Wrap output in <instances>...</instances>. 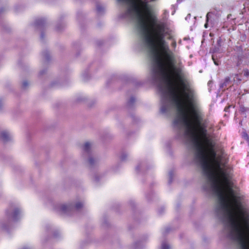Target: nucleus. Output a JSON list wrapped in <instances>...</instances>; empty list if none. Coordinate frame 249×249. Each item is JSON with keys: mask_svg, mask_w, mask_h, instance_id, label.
<instances>
[{"mask_svg": "<svg viewBox=\"0 0 249 249\" xmlns=\"http://www.w3.org/2000/svg\"><path fill=\"white\" fill-rule=\"evenodd\" d=\"M6 216L9 221H17L20 217V210L14 204H11L6 211Z\"/></svg>", "mask_w": 249, "mask_h": 249, "instance_id": "nucleus-1", "label": "nucleus"}, {"mask_svg": "<svg viewBox=\"0 0 249 249\" xmlns=\"http://www.w3.org/2000/svg\"><path fill=\"white\" fill-rule=\"evenodd\" d=\"M83 207L82 202H78L75 205L69 204L68 205H61L59 207V210L64 213L69 214L70 212L73 210L79 211Z\"/></svg>", "mask_w": 249, "mask_h": 249, "instance_id": "nucleus-2", "label": "nucleus"}, {"mask_svg": "<svg viewBox=\"0 0 249 249\" xmlns=\"http://www.w3.org/2000/svg\"><path fill=\"white\" fill-rule=\"evenodd\" d=\"M46 23L45 19L42 18H37L35 20V26L36 28L38 29H41L44 27Z\"/></svg>", "mask_w": 249, "mask_h": 249, "instance_id": "nucleus-3", "label": "nucleus"}, {"mask_svg": "<svg viewBox=\"0 0 249 249\" xmlns=\"http://www.w3.org/2000/svg\"><path fill=\"white\" fill-rule=\"evenodd\" d=\"M98 160L91 155H89L88 160V162L89 167L92 168L98 163Z\"/></svg>", "mask_w": 249, "mask_h": 249, "instance_id": "nucleus-4", "label": "nucleus"}, {"mask_svg": "<svg viewBox=\"0 0 249 249\" xmlns=\"http://www.w3.org/2000/svg\"><path fill=\"white\" fill-rule=\"evenodd\" d=\"M146 170V164L143 162L139 163L136 168V170L138 173L140 172H144Z\"/></svg>", "mask_w": 249, "mask_h": 249, "instance_id": "nucleus-5", "label": "nucleus"}, {"mask_svg": "<svg viewBox=\"0 0 249 249\" xmlns=\"http://www.w3.org/2000/svg\"><path fill=\"white\" fill-rule=\"evenodd\" d=\"M1 137L3 141L5 142L9 141L11 138L10 134L6 131H2L1 133Z\"/></svg>", "mask_w": 249, "mask_h": 249, "instance_id": "nucleus-6", "label": "nucleus"}, {"mask_svg": "<svg viewBox=\"0 0 249 249\" xmlns=\"http://www.w3.org/2000/svg\"><path fill=\"white\" fill-rule=\"evenodd\" d=\"M90 144L89 142H87L85 143L83 146V150L85 154L89 155L90 154Z\"/></svg>", "mask_w": 249, "mask_h": 249, "instance_id": "nucleus-7", "label": "nucleus"}, {"mask_svg": "<svg viewBox=\"0 0 249 249\" xmlns=\"http://www.w3.org/2000/svg\"><path fill=\"white\" fill-rule=\"evenodd\" d=\"M231 83L230 78L229 77H227L225 78L224 81L223 83H221L220 85V88L221 89H223L226 88L229 84Z\"/></svg>", "mask_w": 249, "mask_h": 249, "instance_id": "nucleus-8", "label": "nucleus"}, {"mask_svg": "<svg viewBox=\"0 0 249 249\" xmlns=\"http://www.w3.org/2000/svg\"><path fill=\"white\" fill-rule=\"evenodd\" d=\"M135 102V99L133 97H131L127 102L126 106L128 108H131L133 107L134 104Z\"/></svg>", "mask_w": 249, "mask_h": 249, "instance_id": "nucleus-9", "label": "nucleus"}, {"mask_svg": "<svg viewBox=\"0 0 249 249\" xmlns=\"http://www.w3.org/2000/svg\"><path fill=\"white\" fill-rule=\"evenodd\" d=\"M96 10L99 14H101L104 12V8L101 5L97 4L96 6Z\"/></svg>", "mask_w": 249, "mask_h": 249, "instance_id": "nucleus-10", "label": "nucleus"}, {"mask_svg": "<svg viewBox=\"0 0 249 249\" xmlns=\"http://www.w3.org/2000/svg\"><path fill=\"white\" fill-rule=\"evenodd\" d=\"M211 14L212 13L211 12H208L206 15V22L204 25V27L205 28H207L208 27V22H209V18H210Z\"/></svg>", "mask_w": 249, "mask_h": 249, "instance_id": "nucleus-11", "label": "nucleus"}, {"mask_svg": "<svg viewBox=\"0 0 249 249\" xmlns=\"http://www.w3.org/2000/svg\"><path fill=\"white\" fill-rule=\"evenodd\" d=\"M169 245L165 242H163L161 244V249H169Z\"/></svg>", "mask_w": 249, "mask_h": 249, "instance_id": "nucleus-12", "label": "nucleus"}, {"mask_svg": "<svg viewBox=\"0 0 249 249\" xmlns=\"http://www.w3.org/2000/svg\"><path fill=\"white\" fill-rule=\"evenodd\" d=\"M173 172L171 171L169 173V180H168V183L169 184H171L173 180Z\"/></svg>", "mask_w": 249, "mask_h": 249, "instance_id": "nucleus-13", "label": "nucleus"}, {"mask_svg": "<svg viewBox=\"0 0 249 249\" xmlns=\"http://www.w3.org/2000/svg\"><path fill=\"white\" fill-rule=\"evenodd\" d=\"M43 55L44 58L47 61L49 60L50 56H49V52L48 51H45L44 52H43Z\"/></svg>", "mask_w": 249, "mask_h": 249, "instance_id": "nucleus-14", "label": "nucleus"}, {"mask_svg": "<svg viewBox=\"0 0 249 249\" xmlns=\"http://www.w3.org/2000/svg\"><path fill=\"white\" fill-rule=\"evenodd\" d=\"M29 85V83L27 81H24L22 82V87L23 89H26Z\"/></svg>", "mask_w": 249, "mask_h": 249, "instance_id": "nucleus-15", "label": "nucleus"}, {"mask_svg": "<svg viewBox=\"0 0 249 249\" xmlns=\"http://www.w3.org/2000/svg\"><path fill=\"white\" fill-rule=\"evenodd\" d=\"M127 157V154L125 153H123L121 156V159L123 161L124 160L126 159Z\"/></svg>", "mask_w": 249, "mask_h": 249, "instance_id": "nucleus-16", "label": "nucleus"}, {"mask_svg": "<svg viewBox=\"0 0 249 249\" xmlns=\"http://www.w3.org/2000/svg\"><path fill=\"white\" fill-rule=\"evenodd\" d=\"M243 74L246 77H248L249 76V71L247 69L244 70L243 71Z\"/></svg>", "mask_w": 249, "mask_h": 249, "instance_id": "nucleus-17", "label": "nucleus"}, {"mask_svg": "<svg viewBox=\"0 0 249 249\" xmlns=\"http://www.w3.org/2000/svg\"><path fill=\"white\" fill-rule=\"evenodd\" d=\"M139 246H141V243L140 242L136 243L135 244V245H134V249H139Z\"/></svg>", "mask_w": 249, "mask_h": 249, "instance_id": "nucleus-18", "label": "nucleus"}, {"mask_svg": "<svg viewBox=\"0 0 249 249\" xmlns=\"http://www.w3.org/2000/svg\"><path fill=\"white\" fill-rule=\"evenodd\" d=\"M213 62H214V64L216 65H219V63H218V61L215 60L214 55H213Z\"/></svg>", "mask_w": 249, "mask_h": 249, "instance_id": "nucleus-19", "label": "nucleus"}, {"mask_svg": "<svg viewBox=\"0 0 249 249\" xmlns=\"http://www.w3.org/2000/svg\"><path fill=\"white\" fill-rule=\"evenodd\" d=\"M170 231V229L169 228H166L164 232H163V234H166V233H168Z\"/></svg>", "mask_w": 249, "mask_h": 249, "instance_id": "nucleus-20", "label": "nucleus"}, {"mask_svg": "<svg viewBox=\"0 0 249 249\" xmlns=\"http://www.w3.org/2000/svg\"><path fill=\"white\" fill-rule=\"evenodd\" d=\"M172 46L173 47L175 48L176 46V42L175 41H173L172 43Z\"/></svg>", "mask_w": 249, "mask_h": 249, "instance_id": "nucleus-21", "label": "nucleus"}, {"mask_svg": "<svg viewBox=\"0 0 249 249\" xmlns=\"http://www.w3.org/2000/svg\"><path fill=\"white\" fill-rule=\"evenodd\" d=\"M46 72L45 70H43V71H40V73H39V74L42 75H43L44 73H45Z\"/></svg>", "mask_w": 249, "mask_h": 249, "instance_id": "nucleus-22", "label": "nucleus"}, {"mask_svg": "<svg viewBox=\"0 0 249 249\" xmlns=\"http://www.w3.org/2000/svg\"><path fill=\"white\" fill-rule=\"evenodd\" d=\"M190 17H191V14H188V15L187 16V17L185 18L186 20H187L188 18H190Z\"/></svg>", "mask_w": 249, "mask_h": 249, "instance_id": "nucleus-23", "label": "nucleus"}, {"mask_svg": "<svg viewBox=\"0 0 249 249\" xmlns=\"http://www.w3.org/2000/svg\"><path fill=\"white\" fill-rule=\"evenodd\" d=\"M230 106H228V107H226L225 109H224V111H228V110L229 109V108H230Z\"/></svg>", "mask_w": 249, "mask_h": 249, "instance_id": "nucleus-24", "label": "nucleus"}, {"mask_svg": "<svg viewBox=\"0 0 249 249\" xmlns=\"http://www.w3.org/2000/svg\"><path fill=\"white\" fill-rule=\"evenodd\" d=\"M40 37L41 39H43V37H44V35H43V33H41V36H40Z\"/></svg>", "mask_w": 249, "mask_h": 249, "instance_id": "nucleus-25", "label": "nucleus"}, {"mask_svg": "<svg viewBox=\"0 0 249 249\" xmlns=\"http://www.w3.org/2000/svg\"><path fill=\"white\" fill-rule=\"evenodd\" d=\"M56 29L57 31H60L61 30V29L58 26H57Z\"/></svg>", "mask_w": 249, "mask_h": 249, "instance_id": "nucleus-26", "label": "nucleus"}, {"mask_svg": "<svg viewBox=\"0 0 249 249\" xmlns=\"http://www.w3.org/2000/svg\"><path fill=\"white\" fill-rule=\"evenodd\" d=\"M231 14H229L227 16V18H231Z\"/></svg>", "mask_w": 249, "mask_h": 249, "instance_id": "nucleus-27", "label": "nucleus"}, {"mask_svg": "<svg viewBox=\"0 0 249 249\" xmlns=\"http://www.w3.org/2000/svg\"><path fill=\"white\" fill-rule=\"evenodd\" d=\"M220 41H221L220 39H219L217 41V43H218V44L219 45H220Z\"/></svg>", "mask_w": 249, "mask_h": 249, "instance_id": "nucleus-28", "label": "nucleus"}, {"mask_svg": "<svg viewBox=\"0 0 249 249\" xmlns=\"http://www.w3.org/2000/svg\"><path fill=\"white\" fill-rule=\"evenodd\" d=\"M94 179H95V181H98V179H97V178L96 176H95V177H94Z\"/></svg>", "mask_w": 249, "mask_h": 249, "instance_id": "nucleus-29", "label": "nucleus"}, {"mask_svg": "<svg viewBox=\"0 0 249 249\" xmlns=\"http://www.w3.org/2000/svg\"><path fill=\"white\" fill-rule=\"evenodd\" d=\"M240 65V63L239 61H238V62L237 63L236 65H237V66H239Z\"/></svg>", "mask_w": 249, "mask_h": 249, "instance_id": "nucleus-30", "label": "nucleus"}, {"mask_svg": "<svg viewBox=\"0 0 249 249\" xmlns=\"http://www.w3.org/2000/svg\"><path fill=\"white\" fill-rule=\"evenodd\" d=\"M22 249H30L28 247H24Z\"/></svg>", "mask_w": 249, "mask_h": 249, "instance_id": "nucleus-31", "label": "nucleus"}, {"mask_svg": "<svg viewBox=\"0 0 249 249\" xmlns=\"http://www.w3.org/2000/svg\"><path fill=\"white\" fill-rule=\"evenodd\" d=\"M1 105H2V103H1V101H0V109H1Z\"/></svg>", "mask_w": 249, "mask_h": 249, "instance_id": "nucleus-32", "label": "nucleus"}, {"mask_svg": "<svg viewBox=\"0 0 249 249\" xmlns=\"http://www.w3.org/2000/svg\"><path fill=\"white\" fill-rule=\"evenodd\" d=\"M53 236H54V237H56L57 236L55 232L54 233Z\"/></svg>", "mask_w": 249, "mask_h": 249, "instance_id": "nucleus-33", "label": "nucleus"}, {"mask_svg": "<svg viewBox=\"0 0 249 249\" xmlns=\"http://www.w3.org/2000/svg\"><path fill=\"white\" fill-rule=\"evenodd\" d=\"M159 213H161V212L160 211H159Z\"/></svg>", "mask_w": 249, "mask_h": 249, "instance_id": "nucleus-34", "label": "nucleus"}, {"mask_svg": "<svg viewBox=\"0 0 249 249\" xmlns=\"http://www.w3.org/2000/svg\"><path fill=\"white\" fill-rule=\"evenodd\" d=\"M161 210H162V211H163L164 209L162 208V209H161Z\"/></svg>", "mask_w": 249, "mask_h": 249, "instance_id": "nucleus-35", "label": "nucleus"}]
</instances>
